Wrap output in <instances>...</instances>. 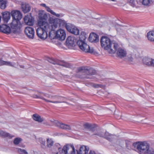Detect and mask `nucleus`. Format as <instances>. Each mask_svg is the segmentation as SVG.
<instances>
[{"label": "nucleus", "instance_id": "obj_35", "mask_svg": "<svg viewBox=\"0 0 154 154\" xmlns=\"http://www.w3.org/2000/svg\"><path fill=\"white\" fill-rule=\"evenodd\" d=\"M22 139L19 137L15 138L14 140V143L15 145H18L22 141Z\"/></svg>", "mask_w": 154, "mask_h": 154}, {"label": "nucleus", "instance_id": "obj_19", "mask_svg": "<svg viewBox=\"0 0 154 154\" xmlns=\"http://www.w3.org/2000/svg\"><path fill=\"white\" fill-rule=\"evenodd\" d=\"M98 35L94 33H91L89 37V40L91 42L96 43L99 41Z\"/></svg>", "mask_w": 154, "mask_h": 154}, {"label": "nucleus", "instance_id": "obj_36", "mask_svg": "<svg viewBox=\"0 0 154 154\" xmlns=\"http://www.w3.org/2000/svg\"><path fill=\"white\" fill-rule=\"evenodd\" d=\"M126 145L128 149H130L131 148V146L132 144V143L130 141L126 140L125 141Z\"/></svg>", "mask_w": 154, "mask_h": 154}, {"label": "nucleus", "instance_id": "obj_10", "mask_svg": "<svg viewBox=\"0 0 154 154\" xmlns=\"http://www.w3.org/2000/svg\"><path fill=\"white\" fill-rule=\"evenodd\" d=\"M57 125V127L66 130H70L71 131H73L75 130V126L73 124L70 125H68L64 124L63 123H60L59 122H56Z\"/></svg>", "mask_w": 154, "mask_h": 154}, {"label": "nucleus", "instance_id": "obj_39", "mask_svg": "<svg viewBox=\"0 0 154 154\" xmlns=\"http://www.w3.org/2000/svg\"><path fill=\"white\" fill-rule=\"evenodd\" d=\"M129 3L130 5L133 7H135L136 6V4L134 0H130Z\"/></svg>", "mask_w": 154, "mask_h": 154}, {"label": "nucleus", "instance_id": "obj_11", "mask_svg": "<svg viewBox=\"0 0 154 154\" xmlns=\"http://www.w3.org/2000/svg\"><path fill=\"white\" fill-rule=\"evenodd\" d=\"M24 31L26 35L28 38L32 39L34 38L35 32L33 28L27 26L25 28Z\"/></svg>", "mask_w": 154, "mask_h": 154}, {"label": "nucleus", "instance_id": "obj_46", "mask_svg": "<svg viewBox=\"0 0 154 154\" xmlns=\"http://www.w3.org/2000/svg\"><path fill=\"white\" fill-rule=\"evenodd\" d=\"M115 117L116 118L118 119H119L120 118V117H119V116H117V115H116L115 116Z\"/></svg>", "mask_w": 154, "mask_h": 154}, {"label": "nucleus", "instance_id": "obj_14", "mask_svg": "<svg viewBox=\"0 0 154 154\" xmlns=\"http://www.w3.org/2000/svg\"><path fill=\"white\" fill-rule=\"evenodd\" d=\"M79 146H80V149L79 150H76L77 154H88L89 150V148L88 146L77 145L76 147H79Z\"/></svg>", "mask_w": 154, "mask_h": 154}, {"label": "nucleus", "instance_id": "obj_18", "mask_svg": "<svg viewBox=\"0 0 154 154\" xmlns=\"http://www.w3.org/2000/svg\"><path fill=\"white\" fill-rule=\"evenodd\" d=\"M0 32L5 33H9L11 32L15 33L12 31L11 27H10L5 24H4L0 26Z\"/></svg>", "mask_w": 154, "mask_h": 154}, {"label": "nucleus", "instance_id": "obj_9", "mask_svg": "<svg viewBox=\"0 0 154 154\" xmlns=\"http://www.w3.org/2000/svg\"><path fill=\"white\" fill-rule=\"evenodd\" d=\"M55 37L60 40H64L66 37V34L65 31L62 29L57 30L55 33Z\"/></svg>", "mask_w": 154, "mask_h": 154}, {"label": "nucleus", "instance_id": "obj_31", "mask_svg": "<svg viewBox=\"0 0 154 154\" xmlns=\"http://www.w3.org/2000/svg\"><path fill=\"white\" fill-rule=\"evenodd\" d=\"M151 0H139L140 2L145 6H149L150 5Z\"/></svg>", "mask_w": 154, "mask_h": 154}, {"label": "nucleus", "instance_id": "obj_7", "mask_svg": "<svg viewBox=\"0 0 154 154\" xmlns=\"http://www.w3.org/2000/svg\"><path fill=\"white\" fill-rule=\"evenodd\" d=\"M33 97L34 98H40L44 100L46 102H50L51 103H60L64 102L63 100H61L63 98V97H59V96H55L53 98V99L54 100V101H50L47 100L44 98L40 96H38L36 95H34L33 96Z\"/></svg>", "mask_w": 154, "mask_h": 154}, {"label": "nucleus", "instance_id": "obj_1", "mask_svg": "<svg viewBox=\"0 0 154 154\" xmlns=\"http://www.w3.org/2000/svg\"><path fill=\"white\" fill-rule=\"evenodd\" d=\"M43 11H42L39 14L37 22V25L39 27L36 29V33L39 38L45 40L48 37L47 32H48L50 36L51 32L53 30L49 23L47 22L48 18L47 14L43 13Z\"/></svg>", "mask_w": 154, "mask_h": 154}, {"label": "nucleus", "instance_id": "obj_2", "mask_svg": "<svg viewBox=\"0 0 154 154\" xmlns=\"http://www.w3.org/2000/svg\"><path fill=\"white\" fill-rule=\"evenodd\" d=\"M13 20L11 24V26L14 33H18L20 31L22 25L20 20L22 17L21 12L17 10H14L11 13Z\"/></svg>", "mask_w": 154, "mask_h": 154}, {"label": "nucleus", "instance_id": "obj_47", "mask_svg": "<svg viewBox=\"0 0 154 154\" xmlns=\"http://www.w3.org/2000/svg\"><path fill=\"white\" fill-rule=\"evenodd\" d=\"M132 57H131L130 58L128 59L129 61H131L132 60Z\"/></svg>", "mask_w": 154, "mask_h": 154}, {"label": "nucleus", "instance_id": "obj_17", "mask_svg": "<svg viewBox=\"0 0 154 154\" xmlns=\"http://www.w3.org/2000/svg\"><path fill=\"white\" fill-rule=\"evenodd\" d=\"M76 39L74 37L71 36H69L66 39V45L69 48L72 47L74 45Z\"/></svg>", "mask_w": 154, "mask_h": 154}, {"label": "nucleus", "instance_id": "obj_32", "mask_svg": "<svg viewBox=\"0 0 154 154\" xmlns=\"http://www.w3.org/2000/svg\"><path fill=\"white\" fill-rule=\"evenodd\" d=\"M86 34L84 32L82 31L81 32L79 36V40H81L83 42L85 41L86 38Z\"/></svg>", "mask_w": 154, "mask_h": 154}, {"label": "nucleus", "instance_id": "obj_45", "mask_svg": "<svg viewBox=\"0 0 154 154\" xmlns=\"http://www.w3.org/2000/svg\"><path fill=\"white\" fill-rule=\"evenodd\" d=\"M52 154H57L58 152L57 151H53L52 153Z\"/></svg>", "mask_w": 154, "mask_h": 154}, {"label": "nucleus", "instance_id": "obj_24", "mask_svg": "<svg viewBox=\"0 0 154 154\" xmlns=\"http://www.w3.org/2000/svg\"><path fill=\"white\" fill-rule=\"evenodd\" d=\"M31 8V7L29 4L25 3L22 4L21 5L22 11L25 13L29 12Z\"/></svg>", "mask_w": 154, "mask_h": 154}, {"label": "nucleus", "instance_id": "obj_41", "mask_svg": "<svg viewBox=\"0 0 154 154\" xmlns=\"http://www.w3.org/2000/svg\"><path fill=\"white\" fill-rule=\"evenodd\" d=\"M84 126H85V128H91V125L90 124L86 123L85 124Z\"/></svg>", "mask_w": 154, "mask_h": 154}, {"label": "nucleus", "instance_id": "obj_29", "mask_svg": "<svg viewBox=\"0 0 154 154\" xmlns=\"http://www.w3.org/2000/svg\"><path fill=\"white\" fill-rule=\"evenodd\" d=\"M152 59L151 58L145 57L143 60V63L147 65V66H151Z\"/></svg>", "mask_w": 154, "mask_h": 154}, {"label": "nucleus", "instance_id": "obj_38", "mask_svg": "<svg viewBox=\"0 0 154 154\" xmlns=\"http://www.w3.org/2000/svg\"><path fill=\"white\" fill-rule=\"evenodd\" d=\"M140 142H138L134 143L132 144V146L134 148H136L137 150H138L139 146L140 145Z\"/></svg>", "mask_w": 154, "mask_h": 154}, {"label": "nucleus", "instance_id": "obj_43", "mask_svg": "<svg viewBox=\"0 0 154 154\" xmlns=\"http://www.w3.org/2000/svg\"><path fill=\"white\" fill-rule=\"evenodd\" d=\"M151 66H154V60L152 59Z\"/></svg>", "mask_w": 154, "mask_h": 154}, {"label": "nucleus", "instance_id": "obj_37", "mask_svg": "<svg viewBox=\"0 0 154 154\" xmlns=\"http://www.w3.org/2000/svg\"><path fill=\"white\" fill-rule=\"evenodd\" d=\"M18 152L21 154H28L27 152L25 150L19 149H18Z\"/></svg>", "mask_w": 154, "mask_h": 154}, {"label": "nucleus", "instance_id": "obj_12", "mask_svg": "<svg viewBox=\"0 0 154 154\" xmlns=\"http://www.w3.org/2000/svg\"><path fill=\"white\" fill-rule=\"evenodd\" d=\"M78 71L79 72L85 73L88 75H93L95 74L96 71L91 68L88 69L85 67H82L78 68Z\"/></svg>", "mask_w": 154, "mask_h": 154}, {"label": "nucleus", "instance_id": "obj_30", "mask_svg": "<svg viewBox=\"0 0 154 154\" xmlns=\"http://www.w3.org/2000/svg\"><path fill=\"white\" fill-rule=\"evenodd\" d=\"M148 144L146 142H140V145L139 146L138 151L144 148H146L148 146Z\"/></svg>", "mask_w": 154, "mask_h": 154}, {"label": "nucleus", "instance_id": "obj_34", "mask_svg": "<svg viewBox=\"0 0 154 154\" xmlns=\"http://www.w3.org/2000/svg\"><path fill=\"white\" fill-rule=\"evenodd\" d=\"M47 146L48 147H51L54 144V142L51 138H48L47 139Z\"/></svg>", "mask_w": 154, "mask_h": 154}, {"label": "nucleus", "instance_id": "obj_4", "mask_svg": "<svg viewBox=\"0 0 154 154\" xmlns=\"http://www.w3.org/2000/svg\"><path fill=\"white\" fill-rule=\"evenodd\" d=\"M48 21L53 31L58 26L62 27L67 24L64 20L58 18L50 17L48 19Z\"/></svg>", "mask_w": 154, "mask_h": 154}, {"label": "nucleus", "instance_id": "obj_27", "mask_svg": "<svg viewBox=\"0 0 154 154\" xmlns=\"http://www.w3.org/2000/svg\"><path fill=\"white\" fill-rule=\"evenodd\" d=\"M32 117L35 121L39 122H41L44 120V119L43 118L41 117L39 115L36 114H33Z\"/></svg>", "mask_w": 154, "mask_h": 154}, {"label": "nucleus", "instance_id": "obj_25", "mask_svg": "<svg viewBox=\"0 0 154 154\" xmlns=\"http://www.w3.org/2000/svg\"><path fill=\"white\" fill-rule=\"evenodd\" d=\"M3 65H7L11 66H15L16 65V64L15 63L5 61L2 60H0V66Z\"/></svg>", "mask_w": 154, "mask_h": 154}, {"label": "nucleus", "instance_id": "obj_33", "mask_svg": "<svg viewBox=\"0 0 154 154\" xmlns=\"http://www.w3.org/2000/svg\"><path fill=\"white\" fill-rule=\"evenodd\" d=\"M7 1L6 0H0V8L4 9L6 6Z\"/></svg>", "mask_w": 154, "mask_h": 154}, {"label": "nucleus", "instance_id": "obj_40", "mask_svg": "<svg viewBox=\"0 0 154 154\" xmlns=\"http://www.w3.org/2000/svg\"><path fill=\"white\" fill-rule=\"evenodd\" d=\"M39 141L42 145V146H45V142L43 140L42 138H39Z\"/></svg>", "mask_w": 154, "mask_h": 154}, {"label": "nucleus", "instance_id": "obj_26", "mask_svg": "<svg viewBox=\"0 0 154 154\" xmlns=\"http://www.w3.org/2000/svg\"><path fill=\"white\" fill-rule=\"evenodd\" d=\"M0 136L3 137H8L11 138L14 137V136L2 130H0Z\"/></svg>", "mask_w": 154, "mask_h": 154}, {"label": "nucleus", "instance_id": "obj_8", "mask_svg": "<svg viewBox=\"0 0 154 154\" xmlns=\"http://www.w3.org/2000/svg\"><path fill=\"white\" fill-rule=\"evenodd\" d=\"M66 28L68 31L75 35L79 34V30L77 27L71 24H67L66 25Z\"/></svg>", "mask_w": 154, "mask_h": 154}, {"label": "nucleus", "instance_id": "obj_42", "mask_svg": "<svg viewBox=\"0 0 154 154\" xmlns=\"http://www.w3.org/2000/svg\"><path fill=\"white\" fill-rule=\"evenodd\" d=\"M89 154H96L95 152L92 150H90L89 152Z\"/></svg>", "mask_w": 154, "mask_h": 154}, {"label": "nucleus", "instance_id": "obj_15", "mask_svg": "<svg viewBox=\"0 0 154 154\" xmlns=\"http://www.w3.org/2000/svg\"><path fill=\"white\" fill-rule=\"evenodd\" d=\"M138 151L140 154H154L153 149L149 147V145L148 144V146Z\"/></svg>", "mask_w": 154, "mask_h": 154}, {"label": "nucleus", "instance_id": "obj_48", "mask_svg": "<svg viewBox=\"0 0 154 154\" xmlns=\"http://www.w3.org/2000/svg\"><path fill=\"white\" fill-rule=\"evenodd\" d=\"M151 1L152 2H154V0H151Z\"/></svg>", "mask_w": 154, "mask_h": 154}, {"label": "nucleus", "instance_id": "obj_28", "mask_svg": "<svg viewBox=\"0 0 154 154\" xmlns=\"http://www.w3.org/2000/svg\"><path fill=\"white\" fill-rule=\"evenodd\" d=\"M147 37L148 39L150 41H154V31L149 32L147 34Z\"/></svg>", "mask_w": 154, "mask_h": 154}, {"label": "nucleus", "instance_id": "obj_23", "mask_svg": "<svg viewBox=\"0 0 154 154\" xmlns=\"http://www.w3.org/2000/svg\"><path fill=\"white\" fill-rule=\"evenodd\" d=\"M48 61L49 62L54 64H58L68 67V66H67L66 63H64L62 64V62L59 61L57 59L50 58L49 59Z\"/></svg>", "mask_w": 154, "mask_h": 154}, {"label": "nucleus", "instance_id": "obj_16", "mask_svg": "<svg viewBox=\"0 0 154 154\" xmlns=\"http://www.w3.org/2000/svg\"><path fill=\"white\" fill-rule=\"evenodd\" d=\"M116 51L117 57L120 58L125 57L127 54V52L125 50L122 48H119V46Z\"/></svg>", "mask_w": 154, "mask_h": 154}, {"label": "nucleus", "instance_id": "obj_22", "mask_svg": "<svg viewBox=\"0 0 154 154\" xmlns=\"http://www.w3.org/2000/svg\"><path fill=\"white\" fill-rule=\"evenodd\" d=\"M3 19L5 23H7L11 18L10 13L8 12H5L2 13Z\"/></svg>", "mask_w": 154, "mask_h": 154}, {"label": "nucleus", "instance_id": "obj_20", "mask_svg": "<svg viewBox=\"0 0 154 154\" xmlns=\"http://www.w3.org/2000/svg\"><path fill=\"white\" fill-rule=\"evenodd\" d=\"M40 5L42 6L45 7L46 11L48 12H50L53 15H54L57 17H59L60 16V14L56 13L54 11L52 10L49 7L47 6L44 3L41 4Z\"/></svg>", "mask_w": 154, "mask_h": 154}, {"label": "nucleus", "instance_id": "obj_3", "mask_svg": "<svg viewBox=\"0 0 154 154\" xmlns=\"http://www.w3.org/2000/svg\"><path fill=\"white\" fill-rule=\"evenodd\" d=\"M102 47L107 50L109 53L114 54L118 47V44L116 42H111L110 39L106 36L102 37L100 40Z\"/></svg>", "mask_w": 154, "mask_h": 154}, {"label": "nucleus", "instance_id": "obj_6", "mask_svg": "<svg viewBox=\"0 0 154 154\" xmlns=\"http://www.w3.org/2000/svg\"><path fill=\"white\" fill-rule=\"evenodd\" d=\"M77 44L80 49L82 51L86 53H93L94 51V50L93 48H90L85 41L83 42L81 40H78Z\"/></svg>", "mask_w": 154, "mask_h": 154}, {"label": "nucleus", "instance_id": "obj_5", "mask_svg": "<svg viewBox=\"0 0 154 154\" xmlns=\"http://www.w3.org/2000/svg\"><path fill=\"white\" fill-rule=\"evenodd\" d=\"M57 149L61 154H75V148L73 145L67 144L65 145L63 148L58 147Z\"/></svg>", "mask_w": 154, "mask_h": 154}, {"label": "nucleus", "instance_id": "obj_21", "mask_svg": "<svg viewBox=\"0 0 154 154\" xmlns=\"http://www.w3.org/2000/svg\"><path fill=\"white\" fill-rule=\"evenodd\" d=\"M97 135L100 137H104L109 141H111L114 137L113 135L110 134L107 132H106L104 134L101 132L99 133Z\"/></svg>", "mask_w": 154, "mask_h": 154}, {"label": "nucleus", "instance_id": "obj_13", "mask_svg": "<svg viewBox=\"0 0 154 154\" xmlns=\"http://www.w3.org/2000/svg\"><path fill=\"white\" fill-rule=\"evenodd\" d=\"M25 23L30 26H33L34 23V18L32 17L31 14L25 16L23 18Z\"/></svg>", "mask_w": 154, "mask_h": 154}, {"label": "nucleus", "instance_id": "obj_44", "mask_svg": "<svg viewBox=\"0 0 154 154\" xmlns=\"http://www.w3.org/2000/svg\"><path fill=\"white\" fill-rule=\"evenodd\" d=\"M94 87L96 88H98L100 87V85H94Z\"/></svg>", "mask_w": 154, "mask_h": 154}]
</instances>
